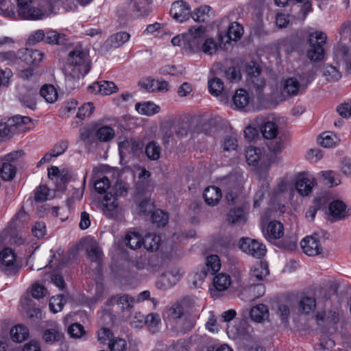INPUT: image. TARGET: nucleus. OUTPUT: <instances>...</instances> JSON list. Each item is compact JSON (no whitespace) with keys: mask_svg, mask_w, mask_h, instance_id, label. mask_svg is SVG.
Listing matches in <instances>:
<instances>
[{"mask_svg":"<svg viewBox=\"0 0 351 351\" xmlns=\"http://www.w3.org/2000/svg\"><path fill=\"white\" fill-rule=\"evenodd\" d=\"M90 69V62L86 51L75 49L71 51L65 66L67 80H79L87 74Z\"/></svg>","mask_w":351,"mask_h":351,"instance_id":"f257e3e1","label":"nucleus"},{"mask_svg":"<svg viewBox=\"0 0 351 351\" xmlns=\"http://www.w3.org/2000/svg\"><path fill=\"white\" fill-rule=\"evenodd\" d=\"M18 16L23 19L38 20L48 16L53 12V6L48 1H42L38 7L32 5V0H16Z\"/></svg>","mask_w":351,"mask_h":351,"instance_id":"f03ea898","label":"nucleus"},{"mask_svg":"<svg viewBox=\"0 0 351 351\" xmlns=\"http://www.w3.org/2000/svg\"><path fill=\"white\" fill-rule=\"evenodd\" d=\"M327 36L322 32L311 33L307 38L309 48L306 51V57L312 62H320L324 60L325 50L324 45L326 43Z\"/></svg>","mask_w":351,"mask_h":351,"instance_id":"7ed1b4c3","label":"nucleus"},{"mask_svg":"<svg viewBox=\"0 0 351 351\" xmlns=\"http://www.w3.org/2000/svg\"><path fill=\"white\" fill-rule=\"evenodd\" d=\"M23 150H16L5 155L0 160V177L5 182L12 181L16 173L15 163L24 156Z\"/></svg>","mask_w":351,"mask_h":351,"instance_id":"20e7f679","label":"nucleus"},{"mask_svg":"<svg viewBox=\"0 0 351 351\" xmlns=\"http://www.w3.org/2000/svg\"><path fill=\"white\" fill-rule=\"evenodd\" d=\"M245 158L249 165L256 166L260 171H267L271 164L276 161V157L272 158L269 157V155H263L261 149L256 147L247 148Z\"/></svg>","mask_w":351,"mask_h":351,"instance_id":"39448f33","label":"nucleus"},{"mask_svg":"<svg viewBox=\"0 0 351 351\" xmlns=\"http://www.w3.org/2000/svg\"><path fill=\"white\" fill-rule=\"evenodd\" d=\"M14 250L5 247L0 252V270L5 275H14L19 270Z\"/></svg>","mask_w":351,"mask_h":351,"instance_id":"423d86ee","label":"nucleus"},{"mask_svg":"<svg viewBox=\"0 0 351 351\" xmlns=\"http://www.w3.org/2000/svg\"><path fill=\"white\" fill-rule=\"evenodd\" d=\"M239 247L243 252L258 258L264 256L267 251L264 244L248 237L240 239Z\"/></svg>","mask_w":351,"mask_h":351,"instance_id":"0eeeda50","label":"nucleus"},{"mask_svg":"<svg viewBox=\"0 0 351 351\" xmlns=\"http://www.w3.org/2000/svg\"><path fill=\"white\" fill-rule=\"evenodd\" d=\"M204 37L205 27L202 25L193 27L185 34L186 44L191 51H199Z\"/></svg>","mask_w":351,"mask_h":351,"instance_id":"6e6552de","label":"nucleus"},{"mask_svg":"<svg viewBox=\"0 0 351 351\" xmlns=\"http://www.w3.org/2000/svg\"><path fill=\"white\" fill-rule=\"evenodd\" d=\"M191 14V8L186 2L179 0L172 3L170 9V14L176 21L182 23L188 20Z\"/></svg>","mask_w":351,"mask_h":351,"instance_id":"1a4fd4ad","label":"nucleus"},{"mask_svg":"<svg viewBox=\"0 0 351 351\" xmlns=\"http://www.w3.org/2000/svg\"><path fill=\"white\" fill-rule=\"evenodd\" d=\"M48 177L55 182L56 190L60 191H64L66 189V184L71 178L67 170L60 171L56 166H52L48 169Z\"/></svg>","mask_w":351,"mask_h":351,"instance_id":"9d476101","label":"nucleus"},{"mask_svg":"<svg viewBox=\"0 0 351 351\" xmlns=\"http://www.w3.org/2000/svg\"><path fill=\"white\" fill-rule=\"evenodd\" d=\"M144 143L140 138H130L119 143L120 153L123 152L132 154L134 156H138L143 153Z\"/></svg>","mask_w":351,"mask_h":351,"instance_id":"9b49d317","label":"nucleus"},{"mask_svg":"<svg viewBox=\"0 0 351 351\" xmlns=\"http://www.w3.org/2000/svg\"><path fill=\"white\" fill-rule=\"evenodd\" d=\"M119 203L117 197L112 194V192L106 193L102 200V212L108 218L114 217L117 211Z\"/></svg>","mask_w":351,"mask_h":351,"instance_id":"f8f14e48","label":"nucleus"},{"mask_svg":"<svg viewBox=\"0 0 351 351\" xmlns=\"http://www.w3.org/2000/svg\"><path fill=\"white\" fill-rule=\"evenodd\" d=\"M251 101L249 93L242 88L237 90L232 97L234 108L245 112L250 110Z\"/></svg>","mask_w":351,"mask_h":351,"instance_id":"ddd939ff","label":"nucleus"},{"mask_svg":"<svg viewBox=\"0 0 351 351\" xmlns=\"http://www.w3.org/2000/svg\"><path fill=\"white\" fill-rule=\"evenodd\" d=\"M265 84V80L261 75L247 78V86L249 90L256 96L258 101H262L263 99V93Z\"/></svg>","mask_w":351,"mask_h":351,"instance_id":"4468645a","label":"nucleus"},{"mask_svg":"<svg viewBox=\"0 0 351 351\" xmlns=\"http://www.w3.org/2000/svg\"><path fill=\"white\" fill-rule=\"evenodd\" d=\"M303 252L308 256H315L322 253L319 240L315 237H306L300 242Z\"/></svg>","mask_w":351,"mask_h":351,"instance_id":"2eb2a0df","label":"nucleus"},{"mask_svg":"<svg viewBox=\"0 0 351 351\" xmlns=\"http://www.w3.org/2000/svg\"><path fill=\"white\" fill-rule=\"evenodd\" d=\"M316 184V180L313 177H306L304 175L298 176L295 182V188L301 195H308L313 186Z\"/></svg>","mask_w":351,"mask_h":351,"instance_id":"dca6fc26","label":"nucleus"},{"mask_svg":"<svg viewBox=\"0 0 351 351\" xmlns=\"http://www.w3.org/2000/svg\"><path fill=\"white\" fill-rule=\"evenodd\" d=\"M269 273L267 263L260 261L254 264L250 269V280L251 282L261 281Z\"/></svg>","mask_w":351,"mask_h":351,"instance_id":"f3484780","label":"nucleus"},{"mask_svg":"<svg viewBox=\"0 0 351 351\" xmlns=\"http://www.w3.org/2000/svg\"><path fill=\"white\" fill-rule=\"evenodd\" d=\"M88 90L91 93H99L101 95H109L117 91V86L109 81L97 82L88 86Z\"/></svg>","mask_w":351,"mask_h":351,"instance_id":"a211bd4d","label":"nucleus"},{"mask_svg":"<svg viewBox=\"0 0 351 351\" xmlns=\"http://www.w3.org/2000/svg\"><path fill=\"white\" fill-rule=\"evenodd\" d=\"M329 210L331 215L337 219H343L351 215V210L341 200L333 201L330 204Z\"/></svg>","mask_w":351,"mask_h":351,"instance_id":"6ab92c4d","label":"nucleus"},{"mask_svg":"<svg viewBox=\"0 0 351 351\" xmlns=\"http://www.w3.org/2000/svg\"><path fill=\"white\" fill-rule=\"evenodd\" d=\"M265 238L268 240L280 239L284 234L283 225L277 221L269 223L265 230H263Z\"/></svg>","mask_w":351,"mask_h":351,"instance_id":"aec40b11","label":"nucleus"},{"mask_svg":"<svg viewBox=\"0 0 351 351\" xmlns=\"http://www.w3.org/2000/svg\"><path fill=\"white\" fill-rule=\"evenodd\" d=\"M307 87V84H300L297 78L290 77L285 81L283 91L289 96H295L300 93H303Z\"/></svg>","mask_w":351,"mask_h":351,"instance_id":"412c9836","label":"nucleus"},{"mask_svg":"<svg viewBox=\"0 0 351 351\" xmlns=\"http://www.w3.org/2000/svg\"><path fill=\"white\" fill-rule=\"evenodd\" d=\"M221 196V189L215 186H208L203 193L206 203L211 206H216L220 201Z\"/></svg>","mask_w":351,"mask_h":351,"instance_id":"4be33fe9","label":"nucleus"},{"mask_svg":"<svg viewBox=\"0 0 351 351\" xmlns=\"http://www.w3.org/2000/svg\"><path fill=\"white\" fill-rule=\"evenodd\" d=\"M229 223L236 225H243L247 221V214L241 207L231 208L227 215Z\"/></svg>","mask_w":351,"mask_h":351,"instance_id":"5701e85b","label":"nucleus"},{"mask_svg":"<svg viewBox=\"0 0 351 351\" xmlns=\"http://www.w3.org/2000/svg\"><path fill=\"white\" fill-rule=\"evenodd\" d=\"M86 254L88 258L99 267L103 256L102 251L96 241H91L86 247Z\"/></svg>","mask_w":351,"mask_h":351,"instance_id":"b1692460","label":"nucleus"},{"mask_svg":"<svg viewBox=\"0 0 351 351\" xmlns=\"http://www.w3.org/2000/svg\"><path fill=\"white\" fill-rule=\"evenodd\" d=\"M63 336L60 326L53 322L51 328L44 331L43 337L47 343H53L62 339Z\"/></svg>","mask_w":351,"mask_h":351,"instance_id":"393cba45","label":"nucleus"},{"mask_svg":"<svg viewBox=\"0 0 351 351\" xmlns=\"http://www.w3.org/2000/svg\"><path fill=\"white\" fill-rule=\"evenodd\" d=\"M243 184V177L241 174L234 173L225 178L222 182V186L226 191H239Z\"/></svg>","mask_w":351,"mask_h":351,"instance_id":"a878e982","label":"nucleus"},{"mask_svg":"<svg viewBox=\"0 0 351 351\" xmlns=\"http://www.w3.org/2000/svg\"><path fill=\"white\" fill-rule=\"evenodd\" d=\"M250 315L253 321L262 322L269 318V308L266 305L260 304L252 308Z\"/></svg>","mask_w":351,"mask_h":351,"instance_id":"bb28decb","label":"nucleus"},{"mask_svg":"<svg viewBox=\"0 0 351 351\" xmlns=\"http://www.w3.org/2000/svg\"><path fill=\"white\" fill-rule=\"evenodd\" d=\"M294 3L292 9L295 11L298 10L297 17L301 20H304L307 14L312 10V4L310 0H293Z\"/></svg>","mask_w":351,"mask_h":351,"instance_id":"cd10ccee","label":"nucleus"},{"mask_svg":"<svg viewBox=\"0 0 351 351\" xmlns=\"http://www.w3.org/2000/svg\"><path fill=\"white\" fill-rule=\"evenodd\" d=\"M265 287L261 283L253 282L243 290V293L247 295L249 300H254L264 295Z\"/></svg>","mask_w":351,"mask_h":351,"instance_id":"c85d7f7f","label":"nucleus"},{"mask_svg":"<svg viewBox=\"0 0 351 351\" xmlns=\"http://www.w3.org/2000/svg\"><path fill=\"white\" fill-rule=\"evenodd\" d=\"M334 57L337 62H347L351 57V49L342 43L334 47Z\"/></svg>","mask_w":351,"mask_h":351,"instance_id":"c756f323","label":"nucleus"},{"mask_svg":"<svg viewBox=\"0 0 351 351\" xmlns=\"http://www.w3.org/2000/svg\"><path fill=\"white\" fill-rule=\"evenodd\" d=\"M152 0H130V5L138 16H147Z\"/></svg>","mask_w":351,"mask_h":351,"instance_id":"7c9ffc66","label":"nucleus"},{"mask_svg":"<svg viewBox=\"0 0 351 351\" xmlns=\"http://www.w3.org/2000/svg\"><path fill=\"white\" fill-rule=\"evenodd\" d=\"M198 317L197 313L184 315L183 318L179 322L180 331L185 333L191 330L195 327Z\"/></svg>","mask_w":351,"mask_h":351,"instance_id":"2f4dec72","label":"nucleus"},{"mask_svg":"<svg viewBox=\"0 0 351 351\" xmlns=\"http://www.w3.org/2000/svg\"><path fill=\"white\" fill-rule=\"evenodd\" d=\"M135 108L138 113L147 116L154 115L158 113L160 109L158 106L150 101L136 103Z\"/></svg>","mask_w":351,"mask_h":351,"instance_id":"473e14b6","label":"nucleus"},{"mask_svg":"<svg viewBox=\"0 0 351 351\" xmlns=\"http://www.w3.org/2000/svg\"><path fill=\"white\" fill-rule=\"evenodd\" d=\"M40 95L47 103L53 104L57 101L58 95L56 88L51 84H45L40 90Z\"/></svg>","mask_w":351,"mask_h":351,"instance_id":"72a5a7b5","label":"nucleus"},{"mask_svg":"<svg viewBox=\"0 0 351 351\" xmlns=\"http://www.w3.org/2000/svg\"><path fill=\"white\" fill-rule=\"evenodd\" d=\"M160 237L155 234L148 233L143 238V244L148 251H156L158 249Z\"/></svg>","mask_w":351,"mask_h":351,"instance_id":"f704fd0d","label":"nucleus"},{"mask_svg":"<svg viewBox=\"0 0 351 351\" xmlns=\"http://www.w3.org/2000/svg\"><path fill=\"white\" fill-rule=\"evenodd\" d=\"M318 141L322 147L330 148L336 146L340 139L335 134L326 132L320 135Z\"/></svg>","mask_w":351,"mask_h":351,"instance_id":"c9c22d12","label":"nucleus"},{"mask_svg":"<svg viewBox=\"0 0 351 351\" xmlns=\"http://www.w3.org/2000/svg\"><path fill=\"white\" fill-rule=\"evenodd\" d=\"M267 147L270 152V154H268L269 157H276V162H278L280 158L277 155L279 153H280L282 150L284 149V144L282 140L278 138L271 139L270 141L267 143Z\"/></svg>","mask_w":351,"mask_h":351,"instance_id":"e433bc0d","label":"nucleus"},{"mask_svg":"<svg viewBox=\"0 0 351 351\" xmlns=\"http://www.w3.org/2000/svg\"><path fill=\"white\" fill-rule=\"evenodd\" d=\"M145 152L149 160H157L160 157L161 147L157 142L152 141L146 145Z\"/></svg>","mask_w":351,"mask_h":351,"instance_id":"4c0bfd02","label":"nucleus"},{"mask_svg":"<svg viewBox=\"0 0 351 351\" xmlns=\"http://www.w3.org/2000/svg\"><path fill=\"white\" fill-rule=\"evenodd\" d=\"M37 91L36 89H30L27 93L21 94L19 99L22 105L31 109H34L36 106V96Z\"/></svg>","mask_w":351,"mask_h":351,"instance_id":"58836bf2","label":"nucleus"},{"mask_svg":"<svg viewBox=\"0 0 351 351\" xmlns=\"http://www.w3.org/2000/svg\"><path fill=\"white\" fill-rule=\"evenodd\" d=\"M10 335L14 341L21 342L28 337L29 331L25 326L17 325L11 329Z\"/></svg>","mask_w":351,"mask_h":351,"instance_id":"ea45409f","label":"nucleus"},{"mask_svg":"<svg viewBox=\"0 0 351 351\" xmlns=\"http://www.w3.org/2000/svg\"><path fill=\"white\" fill-rule=\"evenodd\" d=\"M213 285L219 291L226 290L230 285V276L223 273L219 274L213 279Z\"/></svg>","mask_w":351,"mask_h":351,"instance_id":"a19ab883","label":"nucleus"},{"mask_svg":"<svg viewBox=\"0 0 351 351\" xmlns=\"http://www.w3.org/2000/svg\"><path fill=\"white\" fill-rule=\"evenodd\" d=\"M261 132L265 138H276L278 134V125L272 121H267L261 127Z\"/></svg>","mask_w":351,"mask_h":351,"instance_id":"79ce46f5","label":"nucleus"},{"mask_svg":"<svg viewBox=\"0 0 351 351\" xmlns=\"http://www.w3.org/2000/svg\"><path fill=\"white\" fill-rule=\"evenodd\" d=\"M243 34V29L241 25L237 22L232 23L227 30L226 36L228 40H237L241 38Z\"/></svg>","mask_w":351,"mask_h":351,"instance_id":"37998d69","label":"nucleus"},{"mask_svg":"<svg viewBox=\"0 0 351 351\" xmlns=\"http://www.w3.org/2000/svg\"><path fill=\"white\" fill-rule=\"evenodd\" d=\"M211 8L208 5H202L194 10V11L191 12V16L193 19L197 22H205L210 16L209 12Z\"/></svg>","mask_w":351,"mask_h":351,"instance_id":"c03bdc74","label":"nucleus"},{"mask_svg":"<svg viewBox=\"0 0 351 351\" xmlns=\"http://www.w3.org/2000/svg\"><path fill=\"white\" fill-rule=\"evenodd\" d=\"M125 243L131 249H137L142 245L143 239L137 232H130L125 235Z\"/></svg>","mask_w":351,"mask_h":351,"instance_id":"a18cd8bd","label":"nucleus"},{"mask_svg":"<svg viewBox=\"0 0 351 351\" xmlns=\"http://www.w3.org/2000/svg\"><path fill=\"white\" fill-rule=\"evenodd\" d=\"M66 40L64 34H59L56 31L49 30L46 33L45 41L49 44L65 45Z\"/></svg>","mask_w":351,"mask_h":351,"instance_id":"49530a36","label":"nucleus"},{"mask_svg":"<svg viewBox=\"0 0 351 351\" xmlns=\"http://www.w3.org/2000/svg\"><path fill=\"white\" fill-rule=\"evenodd\" d=\"M145 324L147 326L149 331L155 333L158 331L160 324V317L157 313H149L145 317Z\"/></svg>","mask_w":351,"mask_h":351,"instance_id":"de8ad7c7","label":"nucleus"},{"mask_svg":"<svg viewBox=\"0 0 351 351\" xmlns=\"http://www.w3.org/2000/svg\"><path fill=\"white\" fill-rule=\"evenodd\" d=\"M43 53L39 50H27L25 60L29 65L36 66L43 60Z\"/></svg>","mask_w":351,"mask_h":351,"instance_id":"09e8293b","label":"nucleus"},{"mask_svg":"<svg viewBox=\"0 0 351 351\" xmlns=\"http://www.w3.org/2000/svg\"><path fill=\"white\" fill-rule=\"evenodd\" d=\"M134 303L135 299L128 294L119 296L117 300V304L122 311L130 310Z\"/></svg>","mask_w":351,"mask_h":351,"instance_id":"8fccbe9b","label":"nucleus"},{"mask_svg":"<svg viewBox=\"0 0 351 351\" xmlns=\"http://www.w3.org/2000/svg\"><path fill=\"white\" fill-rule=\"evenodd\" d=\"M97 138L102 142H108L114 136V130L110 126H102L96 132Z\"/></svg>","mask_w":351,"mask_h":351,"instance_id":"3c124183","label":"nucleus"},{"mask_svg":"<svg viewBox=\"0 0 351 351\" xmlns=\"http://www.w3.org/2000/svg\"><path fill=\"white\" fill-rule=\"evenodd\" d=\"M315 306L316 300L313 297H304L299 302L300 311L306 314L313 312Z\"/></svg>","mask_w":351,"mask_h":351,"instance_id":"603ef678","label":"nucleus"},{"mask_svg":"<svg viewBox=\"0 0 351 351\" xmlns=\"http://www.w3.org/2000/svg\"><path fill=\"white\" fill-rule=\"evenodd\" d=\"M207 273L213 275L221 268V261L218 256L210 255L206 258Z\"/></svg>","mask_w":351,"mask_h":351,"instance_id":"864d4df0","label":"nucleus"},{"mask_svg":"<svg viewBox=\"0 0 351 351\" xmlns=\"http://www.w3.org/2000/svg\"><path fill=\"white\" fill-rule=\"evenodd\" d=\"M223 82L221 79L214 77L208 81V90L213 95H219L223 90Z\"/></svg>","mask_w":351,"mask_h":351,"instance_id":"5fc2aeb1","label":"nucleus"},{"mask_svg":"<svg viewBox=\"0 0 351 351\" xmlns=\"http://www.w3.org/2000/svg\"><path fill=\"white\" fill-rule=\"evenodd\" d=\"M169 219V216L167 213L161 210H156L152 214V223L156 224L158 227L165 226Z\"/></svg>","mask_w":351,"mask_h":351,"instance_id":"6e6d98bb","label":"nucleus"},{"mask_svg":"<svg viewBox=\"0 0 351 351\" xmlns=\"http://www.w3.org/2000/svg\"><path fill=\"white\" fill-rule=\"evenodd\" d=\"M323 75L328 81H337L341 77L339 70L335 66L329 64L323 68Z\"/></svg>","mask_w":351,"mask_h":351,"instance_id":"4d7b16f0","label":"nucleus"},{"mask_svg":"<svg viewBox=\"0 0 351 351\" xmlns=\"http://www.w3.org/2000/svg\"><path fill=\"white\" fill-rule=\"evenodd\" d=\"M130 38V35L125 32H121L110 37L111 45L114 47H119L125 43Z\"/></svg>","mask_w":351,"mask_h":351,"instance_id":"13d9d810","label":"nucleus"},{"mask_svg":"<svg viewBox=\"0 0 351 351\" xmlns=\"http://www.w3.org/2000/svg\"><path fill=\"white\" fill-rule=\"evenodd\" d=\"M202 42L200 49L202 51L208 55H212L215 53L217 49H218V45L217 43L212 38H207L204 39Z\"/></svg>","mask_w":351,"mask_h":351,"instance_id":"bf43d9fd","label":"nucleus"},{"mask_svg":"<svg viewBox=\"0 0 351 351\" xmlns=\"http://www.w3.org/2000/svg\"><path fill=\"white\" fill-rule=\"evenodd\" d=\"M65 304V300L62 295H58L53 296L49 301V307L53 313H58L63 308Z\"/></svg>","mask_w":351,"mask_h":351,"instance_id":"052dcab7","label":"nucleus"},{"mask_svg":"<svg viewBox=\"0 0 351 351\" xmlns=\"http://www.w3.org/2000/svg\"><path fill=\"white\" fill-rule=\"evenodd\" d=\"M94 187L98 193H106L110 187V180L106 176H104L94 182Z\"/></svg>","mask_w":351,"mask_h":351,"instance_id":"680f3d73","label":"nucleus"},{"mask_svg":"<svg viewBox=\"0 0 351 351\" xmlns=\"http://www.w3.org/2000/svg\"><path fill=\"white\" fill-rule=\"evenodd\" d=\"M162 139L163 141V144L167 145L170 141H173L176 129L172 125L166 124L162 126Z\"/></svg>","mask_w":351,"mask_h":351,"instance_id":"e2e57ef3","label":"nucleus"},{"mask_svg":"<svg viewBox=\"0 0 351 351\" xmlns=\"http://www.w3.org/2000/svg\"><path fill=\"white\" fill-rule=\"evenodd\" d=\"M94 110V106L93 103L88 102L86 104H83L78 109V112L76 114V117L78 119L83 120L86 117H90Z\"/></svg>","mask_w":351,"mask_h":351,"instance_id":"0e129e2a","label":"nucleus"},{"mask_svg":"<svg viewBox=\"0 0 351 351\" xmlns=\"http://www.w3.org/2000/svg\"><path fill=\"white\" fill-rule=\"evenodd\" d=\"M30 293L34 298L39 300L47 295V290L43 285L34 283L31 287Z\"/></svg>","mask_w":351,"mask_h":351,"instance_id":"69168bd1","label":"nucleus"},{"mask_svg":"<svg viewBox=\"0 0 351 351\" xmlns=\"http://www.w3.org/2000/svg\"><path fill=\"white\" fill-rule=\"evenodd\" d=\"M68 333L73 338H80L85 334V330L80 324L74 323L68 328Z\"/></svg>","mask_w":351,"mask_h":351,"instance_id":"338daca9","label":"nucleus"},{"mask_svg":"<svg viewBox=\"0 0 351 351\" xmlns=\"http://www.w3.org/2000/svg\"><path fill=\"white\" fill-rule=\"evenodd\" d=\"M49 189L46 185H40L36 190L34 199L37 202H44L47 199Z\"/></svg>","mask_w":351,"mask_h":351,"instance_id":"774afa93","label":"nucleus"}]
</instances>
